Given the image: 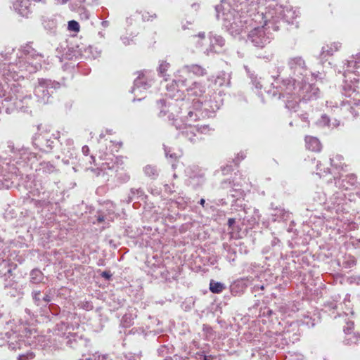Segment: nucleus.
Segmentation results:
<instances>
[{
	"label": "nucleus",
	"mask_w": 360,
	"mask_h": 360,
	"mask_svg": "<svg viewBox=\"0 0 360 360\" xmlns=\"http://www.w3.org/2000/svg\"><path fill=\"white\" fill-rule=\"evenodd\" d=\"M27 1H17L13 4L15 10L22 16L27 15L30 12Z\"/></svg>",
	"instance_id": "nucleus-31"
},
{
	"label": "nucleus",
	"mask_w": 360,
	"mask_h": 360,
	"mask_svg": "<svg viewBox=\"0 0 360 360\" xmlns=\"http://www.w3.org/2000/svg\"><path fill=\"white\" fill-rule=\"evenodd\" d=\"M7 294L9 295L11 297H21L22 295V291L20 288H19L18 286H15L13 288H11L10 290H7Z\"/></svg>",
	"instance_id": "nucleus-43"
},
{
	"label": "nucleus",
	"mask_w": 360,
	"mask_h": 360,
	"mask_svg": "<svg viewBox=\"0 0 360 360\" xmlns=\"http://www.w3.org/2000/svg\"><path fill=\"white\" fill-rule=\"evenodd\" d=\"M68 27L69 30L77 32L79 31L80 27H79L78 22L72 20H70L68 22Z\"/></svg>",
	"instance_id": "nucleus-47"
},
{
	"label": "nucleus",
	"mask_w": 360,
	"mask_h": 360,
	"mask_svg": "<svg viewBox=\"0 0 360 360\" xmlns=\"http://www.w3.org/2000/svg\"><path fill=\"white\" fill-rule=\"evenodd\" d=\"M185 88L188 95L199 97L198 99H203L205 98L206 88L202 84L196 82H191Z\"/></svg>",
	"instance_id": "nucleus-21"
},
{
	"label": "nucleus",
	"mask_w": 360,
	"mask_h": 360,
	"mask_svg": "<svg viewBox=\"0 0 360 360\" xmlns=\"http://www.w3.org/2000/svg\"><path fill=\"white\" fill-rule=\"evenodd\" d=\"M244 68L251 80V83L255 86V88L257 90H261L263 86L262 78L258 77L257 75H255L254 72H251L248 66L245 65Z\"/></svg>",
	"instance_id": "nucleus-28"
},
{
	"label": "nucleus",
	"mask_w": 360,
	"mask_h": 360,
	"mask_svg": "<svg viewBox=\"0 0 360 360\" xmlns=\"http://www.w3.org/2000/svg\"><path fill=\"white\" fill-rule=\"evenodd\" d=\"M209 288L212 293H220L226 288V286L223 283L211 280Z\"/></svg>",
	"instance_id": "nucleus-34"
},
{
	"label": "nucleus",
	"mask_w": 360,
	"mask_h": 360,
	"mask_svg": "<svg viewBox=\"0 0 360 360\" xmlns=\"http://www.w3.org/2000/svg\"><path fill=\"white\" fill-rule=\"evenodd\" d=\"M82 10H84L83 13H82V15H83V18L85 19H89V15H90L89 13L87 11L84 10V8H82Z\"/></svg>",
	"instance_id": "nucleus-62"
},
{
	"label": "nucleus",
	"mask_w": 360,
	"mask_h": 360,
	"mask_svg": "<svg viewBox=\"0 0 360 360\" xmlns=\"http://www.w3.org/2000/svg\"><path fill=\"white\" fill-rule=\"evenodd\" d=\"M1 278L3 279V285L5 290H10L18 286V283L15 281L13 275V269L11 265H7L5 272L1 271Z\"/></svg>",
	"instance_id": "nucleus-20"
},
{
	"label": "nucleus",
	"mask_w": 360,
	"mask_h": 360,
	"mask_svg": "<svg viewBox=\"0 0 360 360\" xmlns=\"http://www.w3.org/2000/svg\"><path fill=\"white\" fill-rule=\"evenodd\" d=\"M121 41H122V43L127 46V45H129L131 44V42L133 41V39L132 38H130L129 37H127V36H122L121 37Z\"/></svg>",
	"instance_id": "nucleus-54"
},
{
	"label": "nucleus",
	"mask_w": 360,
	"mask_h": 360,
	"mask_svg": "<svg viewBox=\"0 0 360 360\" xmlns=\"http://www.w3.org/2000/svg\"><path fill=\"white\" fill-rule=\"evenodd\" d=\"M65 344L73 349H75L79 345V342H82L81 338H79L77 334L75 333H70L68 335H67L65 338Z\"/></svg>",
	"instance_id": "nucleus-32"
},
{
	"label": "nucleus",
	"mask_w": 360,
	"mask_h": 360,
	"mask_svg": "<svg viewBox=\"0 0 360 360\" xmlns=\"http://www.w3.org/2000/svg\"><path fill=\"white\" fill-rule=\"evenodd\" d=\"M354 265H355V260L354 258H350L349 260H345L342 262V266L345 268H351Z\"/></svg>",
	"instance_id": "nucleus-50"
},
{
	"label": "nucleus",
	"mask_w": 360,
	"mask_h": 360,
	"mask_svg": "<svg viewBox=\"0 0 360 360\" xmlns=\"http://www.w3.org/2000/svg\"><path fill=\"white\" fill-rule=\"evenodd\" d=\"M268 2L267 11L265 13H257L254 18L255 20L265 18L266 22L271 21L276 26L280 20L290 24L296 18V12L292 10L291 6L288 4L286 0H268Z\"/></svg>",
	"instance_id": "nucleus-6"
},
{
	"label": "nucleus",
	"mask_w": 360,
	"mask_h": 360,
	"mask_svg": "<svg viewBox=\"0 0 360 360\" xmlns=\"http://www.w3.org/2000/svg\"><path fill=\"white\" fill-rule=\"evenodd\" d=\"M236 222V219L234 218H229L228 219V226L229 229H233V226Z\"/></svg>",
	"instance_id": "nucleus-60"
},
{
	"label": "nucleus",
	"mask_w": 360,
	"mask_h": 360,
	"mask_svg": "<svg viewBox=\"0 0 360 360\" xmlns=\"http://www.w3.org/2000/svg\"><path fill=\"white\" fill-rule=\"evenodd\" d=\"M306 148L314 152H319L321 150L322 145L320 141L314 136H307L305 137Z\"/></svg>",
	"instance_id": "nucleus-25"
},
{
	"label": "nucleus",
	"mask_w": 360,
	"mask_h": 360,
	"mask_svg": "<svg viewBox=\"0 0 360 360\" xmlns=\"http://www.w3.org/2000/svg\"><path fill=\"white\" fill-rule=\"evenodd\" d=\"M135 315L131 312L126 313L122 319L121 323L123 327L127 328L131 326L134 323Z\"/></svg>",
	"instance_id": "nucleus-36"
},
{
	"label": "nucleus",
	"mask_w": 360,
	"mask_h": 360,
	"mask_svg": "<svg viewBox=\"0 0 360 360\" xmlns=\"http://www.w3.org/2000/svg\"><path fill=\"white\" fill-rule=\"evenodd\" d=\"M142 18L143 20L149 21L156 18L157 15L155 13H150V12H144L142 14Z\"/></svg>",
	"instance_id": "nucleus-49"
},
{
	"label": "nucleus",
	"mask_w": 360,
	"mask_h": 360,
	"mask_svg": "<svg viewBox=\"0 0 360 360\" xmlns=\"http://www.w3.org/2000/svg\"><path fill=\"white\" fill-rule=\"evenodd\" d=\"M174 184H165L164 185V191L165 193H167L169 194H172V193L174 192Z\"/></svg>",
	"instance_id": "nucleus-51"
},
{
	"label": "nucleus",
	"mask_w": 360,
	"mask_h": 360,
	"mask_svg": "<svg viewBox=\"0 0 360 360\" xmlns=\"http://www.w3.org/2000/svg\"><path fill=\"white\" fill-rule=\"evenodd\" d=\"M44 275L39 269H34L30 273V282L39 284L44 282Z\"/></svg>",
	"instance_id": "nucleus-30"
},
{
	"label": "nucleus",
	"mask_w": 360,
	"mask_h": 360,
	"mask_svg": "<svg viewBox=\"0 0 360 360\" xmlns=\"http://www.w3.org/2000/svg\"><path fill=\"white\" fill-rule=\"evenodd\" d=\"M342 160L343 157L341 155H336L335 157L330 158V165L336 169H343L344 163Z\"/></svg>",
	"instance_id": "nucleus-38"
},
{
	"label": "nucleus",
	"mask_w": 360,
	"mask_h": 360,
	"mask_svg": "<svg viewBox=\"0 0 360 360\" xmlns=\"http://www.w3.org/2000/svg\"><path fill=\"white\" fill-rule=\"evenodd\" d=\"M339 194H340L339 193H335L334 194L335 200H333V198H332V197L329 198V201L331 202V205H335V204H338V205L340 204V200L339 199L340 198L338 196Z\"/></svg>",
	"instance_id": "nucleus-52"
},
{
	"label": "nucleus",
	"mask_w": 360,
	"mask_h": 360,
	"mask_svg": "<svg viewBox=\"0 0 360 360\" xmlns=\"http://www.w3.org/2000/svg\"><path fill=\"white\" fill-rule=\"evenodd\" d=\"M143 172L151 179H156L159 176V169L155 165H147L143 167Z\"/></svg>",
	"instance_id": "nucleus-33"
},
{
	"label": "nucleus",
	"mask_w": 360,
	"mask_h": 360,
	"mask_svg": "<svg viewBox=\"0 0 360 360\" xmlns=\"http://www.w3.org/2000/svg\"><path fill=\"white\" fill-rule=\"evenodd\" d=\"M271 245L272 247H275V246H278L280 247L281 246V241L280 240L277 238V237H275L274 236L271 242Z\"/></svg>",
	"instance_id": "nucleus-55"
},
{
	"label": "nucleus",
	"mask_w": 360,
	"mask_h": 360,
	"mask_svg": "<svg viewBox=\"0 0 360 360\" xmlns=\"http://www.w3.org/2000/svg\"><path fill=\"white\" fill-rule=\"evenodd\" d=\"M123 360H141V356L134 353H127L124 355Z\"/></svg>",
	"instance_id": "nucleus-48"
},
{
	"label": "nucleus",
	"mask_w": 360,
	"mask_h": 360,
	"mask_svg": "<svg viewBox=\"0 0 360 360\" xmlns=\"http://www.w3.org/2000/svg\"><path fill=\"white\" fill-rule=\"evenodd\" d=\"M347 297V295H346ZM324 310L329 312L330 315L334 319L340 317L342 314L348 316L349 314H353L352 304L350 300L345 297L342 302L337 301L327 302L324 304Z\"/></svg>",
	"instance_id": "nucleus-10"
},
{
	"label": "nucleus",
	"mask_w": 360,
	"mask_h": 360,
	"mask_svg": "<svg viewBox=\"0 0 360 360\" xmlns=\"http://www.w3.org/2000/svg\"><path fill=\"white\" fill-rule=\"evenodd\" d=\"M82 153L84 155H88L89 153V148L87 146H84L82 148Z\"/></svg>",
	"instance_id": "nucleus-61"
},
{
	"label": "nucleus",
	"mask_w": 360,
	"mask_h": 360,
	"mask_svg": "<svg viewBox=\"0 0 360 360\" xmlns=\"http://www.w3.org/2000/svg\"><path fill=\"white\" fill-rule=\"evenodd\" d=\"M214 82L219 86H229L231 84V73L224 71L219 72L214 78Z\"/></svg>",
	"instance_id": "nucleus-27"
},
{
	"label": "nucleus",
	"mask_w": 360,
	"mask_h": 360,
	"mask_svg": "<svg viewBox=\"0 0 360 360\" xmlns=\"http://www.w3.org/2000/svg\"><path fill=\"white\" fill-rule=\"evenodd\" d=\"M167 117H168V119L169 120H172L173 121L172 124L176 127V129L181 130L182 135L186 139H187L189 141H191V143H195L201 139V138L198 137V136L197 134L198 132L196 131V127L195 126H191L190 124H185L184 125V127L179 126L176 124L177 120L174 119V115H172V113H170L167 116Z\"/></svg>",
	"instance_id": "nucleus-15"
},
{
	"label": "nucleus",
	"mask_w": 360,
	"mask_h": 360,
	"mask_svg": "<svg viewBox=\"0 0 360 360\" xmlns=\"http://www.w3.org/2000/svg\"><path fill=\"white\" fill-rule=\"evenodd\" d=\"M13 92L16 93L15 100H17L18 110L27 111V109L32 107L31 96L27 94L23 88L18 84H13Z\"/></svg>",
	"instance_id": "nucleus-13"
},
{
	"label": "nucleus",
	"mask_w": 360,
	"mask_h": 360,
	"mask_svg": "<svg viewBox=\"0 0 360 360\" xmlns=\"http://www.w3.org/2000/svg\"><path fill=\"white\" fill-rule=\"evenodd\" d=\"M122 164H119L118 158H115V161L112 159L110 160V162H103L99 168L100 171L103 172V174H107L110 176L117 177L118 179H122L123 181H127L129 179V176L127 174H124L122 175V173H120V169H122Z\"/></svg>",
	"instance_id": "nucleus-11"
},
{
	"label": "nucleus",
	"mask_w": 360,
	"mask_h": 360,
	"mask_svg": "<svg viewBox=\"0 0 360 360\" xmlns=\"http://www.w3.org/2000/svg\"><path fill=\"white\" fill-rule=\"evenodd\" d=\"M151 85L152 79H148L143 72H140L134 82V86L131 91L135 96H139L140 94L150 88Z\"/></svg>",
	"instance_id": "nucleus-16"
},
{
	"label": "nucleus",
	"mask_w": 360,
	"mask_h": 360,
	"mask_svg": "<svg viewBox=\"0 0 360 360\" xmlns=\"http://www.w3.org/2000/svg\"><path fill=\"white\" fill-rule=\"evenodd\" d=\"M188 184L193 188L198 190L202 188L205 181V173L198 167H192L187 169Z\"/></svg>",
	"instance_id": "nucleus-14"
},
{
	"label": "nucleus",
	"mask_w": 360,
	"mask_h": 360,
	"mask_svg": "<svg viewBox=\"0 0 360 360\" xmlns=\"http://www.w3.org/2000/svg\"><path fill=\"white\" fill-rule=\"evenodd\" d=\"M169 68V64L166 61H162L159 65L158 71L161 77H165L167 76L166 72Z\"/></svg>",
	"instance_id": "nucleus-41"
},
{
	"label": "nucleus",
	"mask_w": 360,
	"mask_h": 360,
	"mask_svg": "<svg viewBox=\"0 0 360 360\" xmlns=\"http://www.w3.org/2000/svg\"><path fill=\"white\" fill-rule=\"evenodd\" d=\"M110 22L108 20H103L101 22V25L103 27H107L109 26Z\"/></svg>",
	"instance_id": "nucleus-64"
},
{
	"label": "nucleus",
	"mask_w": 360,
	"mask_h": 360,
	"mask_svg": "<svg viewBox=\"0 0 360 360\" xmlns=\"http://www.w3.org/2000/svg\"><path fill=\"white\" fill-rule=\"evenodd\" d=\"M7 148L9 152L12 153H16L17 152H19L20 154H25L26 150L22 149H17L15 148L14 143L11 141H8L6 143Z\"/></svg>",
	"instance_id": "nucleus-42"
},
{
	"label": "nucleus",
	"mask_w": 360,
	"mask_h": 360,
	"mask_svg": "<svg viewBox=\"0 0 360 360\" xmlns=\"http://www.w3.org/2000/svg\"><path fill=\"white\" fill-rule=\"evenodd\" d=\"M16 57L15 62L9 63L8 69L4 71V75L9 76L14 80L37 72L41 69L44 58L30 43L21 46Z\"/></svg>",
	"instance_id": "nucleus-3"
},
{
	"label": "nucleus",
	"mask_w": 360,
	"mask_h": 360,
	"mask_svg": "<svg viewBox=\"0 0 360 360\" xmlns=\"http://www.w3.org/2000/svg\"><path fill=\"white\" fill-rule=\"evenodd\" d=\"M221 105L220 96L209 91L203 99L193 100L191 105L188 101H183L180 105V112L187 122H195L212 117Z\"/></svg>",
	"instance_id": "nucleus-4"
},
{
	"label": "nucleus",
	"mask_w": 360,
	"mask_h": 360,
	"mask_svg": "<svg viewBox=\"0 0 360 360\" xmlns=\"http://www.w3.org/2000/svg\"><path fill=\"white\" fill-rule=\"evenodd\" d=\"M40 290H33L32 292V297L36 305L40 306L41 304V299L40 298Z\"/></svg>",
	"instance_id": "nucleus-45"
},
{
	"label": "nucleus",
	"mask_w": 360,
	"mask_h": 360,
	"mask_svg": "<svg viewBox=\"0 0 360 360\" xmlns=\"http://www.w3.org/2000/svg\"><path fill=\"white\" fill-rule=\"evenodd\" d=\"M57 142V138H52L49 133L35 135L32 139L34 146L46 153L51 152Z\"/></svg>",
	"instance_id": "nucleus-12"
},
{
	"label": "nucleus",
	"mask_w": 360,
	"mask_h": 360,
	"mask_svg": "<svg viewBox=\"0 0 360 360\" xmlns=\"http://www.w3.org/2000/svg\"><path fill=\"white\" fill-rule=\"evenodd\" d=\"M341 44L339 42H333L330 44H327L322 47V51L320 53V58L321 60H325L326 57L332 56L334 52L339 50Z\"/></svg>",
	"instance_id": "nucleus-24"
},
{
	"label": "nucleus",
	"mask_w": 360,
	"mask_h": 360,
	"mask_svg": "<svg viewBox=\"0 0 360 360\" xmlns=\"http://www.w3.org/2000/svg\"><path fill=\"white\" fill-rule=\"evenodd\" d=\"M82 307L86 310H91L93 309V305L91 302H86L83 304Z\"/></svg>",
	"instance_id": "nucleus-59"
},
{
	"label": "nucleus",
	"mask_w": 360,
	"mask_h": 360,
	"mask_svg": "<svg viewBox=\"0 0 360 360\" xmlns=\"http://www.w3.org/2000/svg\"><path fill=\"white\" fill-rule=\"evenodd\" d=\"M210 44L207 47L202 49V51L207 56L218 51V48H222L225 44V39L221 36L212 32L209 33Z\"/></svg>",
	"instance_id": "nucleus-17"
},
{
	"label": "nucleus",
	"mask_w": 360,
	"mask_h": 360,
	"mask_svg": "<svg viewBox=\"0 0 360 360\" xmlns=\"http://www.w3.org/2000/svg\"><path fill=\"white\" fill-rule=\"evenodd\" d=\"M217 20H221L222 27L230 34L236 36L245 30L251 28L248 34V39L256 47L263 48L270 43L273 39L271 29L277 30L278 27L274 26L271 21L258 19L255 20V13L253 16L250 15H238V11L233 9L226 1H221V4L215 6Z\"/></svg>",
	"instance_id": "nucleus-1"
},
{
	"label": "nucleus",
	"mask_w": 360,
	"mask_h": 360,
	"mask_svg": "<svg viewBox=\"0 0 360 360\" xmlns=\"http://www.w3.org/2000/svg\"><path fill=\"white\" fill-rule=\"evenodd\" d=\"M287 64L290 78L283 79L279 86L267 91L266 93L269 96L272 97L278 96V98H281V94H292V91L296 89L295 84H300L304 81V77L307 72L305 60L301 56H295L289 58Z\"/></svg>",
	"instance_id": "nucleus-5"
},
{
	"label": "nucleus",
	"mask_w": 360,
	"mask_h": 360,
	"mask_svg": "<svg viewBox=\"0 0 360 360\" xmlns=\"http://www.w3.org/2000/svg\"><path fill=\"white\" fill-rule=\"evenodd\" d=\"M349 180L351 181V184H354V182L356 181V176L353 174L350 175L349 176Z\"/></svg>",
	"instance_id": "nucleus-63"
},
{
	"label": "nucleus",
	"mask_w": 360,
	"mask_h": 360,
	"mask_svg": "<svg viewBox=\"0 0 360 360\" xmlns=\"http://www.w3.org/2000/svg\"><path fill=\"white\" fill-rule=\"evenodd\" d=\"M343 84L342 85V94L345 97L341 103V110H349L355 117L360 110V91L357 90L356 83L360 79V53L352 56L343 63L342 73Z\"/></svg>",
	"instance_id": "nucleus-2"
},
{
	"label": "nucleus",
	"mask_w": 360,
	"mask_h": 360,
	"mask_svg": "<svg viewBox=\"0 0 360 360\" xmlns=\"http://www.w3.org/2000/svg\"><path fill=\"white\" fill-rule=\"evenodd\" d=\"M59 87V83L46 79H39L38 84L35 86L34 94L37 98V102L41 104L49 103L50 97L53 92V89Z\"/></svg>",
	"instance_id": "nucleus-9"
},
{
	"label": "nucleus",
	"mask_w": 360,
	"mask_h": 360,
	"mask_svg": "<svg viewBox=\"0 0 360 360\" xmlns=\"http://www.w3.org/2000/svg\"><path fill=\"white\" fill-rule=\"evenodd\" d=\"M44 301L46 304H48L49 302H50L51 301V298L49 295V292H46L45 293V295L43 297V298L41 299V302Z\"/></svg>",
	"instance_id": "nucleus-57"
},
{
	"label": "nucleus",
	"mask_w": 360,
	"mask_h": 360,
	"mask_svg": "<svg viewBox=\"0 0 360 360\" xmlns=\"http://www.w3.org/2000/svg\"><path fill=\"white\" fill-rule=\"evenodd\" d=\"M101 276L106 280H110L112 277V274L109 271H104L101 273Z\"/></svg>",
	"instance_id": "nucleus-56"
},
{
	"label": "nucleus",
	"mask_w": 360,
	"mask_h": 360,
	"mask_svg": "<svg viewBox=\"0 0 360 360\" xmlns=\"http://www.w3.org/2000/svg\"><path fill=\"white\" fill-rule=\"evenodd\" d=\"M296 89L292 94H281V97H286L285 108L296 112L299 108V102H308L316 100L319 95V89L314 84L306 83L304 80L300 84H295Z\"/></svg>",
	"instance_id": "nucleus-7"
},
{
	"label": "nucleus",
	"mask_w": 360,
	"mask_h": 360,
	"mask_svg": "<svg viewBox=\"0 0 360 360\" xmlns=\"http://www.w3.org/2000/svg\"><path fill=\"white\" fill-rule=\"evenodd\" d=\"M245 158V153L243 152H241L240 153L238 154V156L236 157L234 161L236 162V164H238L240 160H243Z\"/></svg>",
	"instance_id": "nucleus-58"
},
{
	"label": "nucleus",
	"mask_w": 360,
	"mask_h": 360,
	"mask_svg": "<svg viewBox=\"0 0 360 360\" xmlns=\"http://www.w3.org/2000/svg\"><path fill=\"white\" fill-rule=\"evenodd\" d=\"M316 124L319 127H330V119L326 115H323L316 122Z\"/></svg>",
	"instance_id": "nucleus-44"
},
{
	"label": "nucleus",
	"mask_w": 360,
	"mask_h": 360,
	"mask_svg": "<svg viewBox=\"0 0 360 360\" xmlns=\"http://www.w3.org/2000/svg\"><path fill=\"white\" fill-rule=\"evenodd\" d=\"M312 200L316 205L326 204L327 198L323 189L320 187H317L316 191L312 194Z\"/></svg>",
	"instance_id": "nucleus-29"
},
{
	"label": "nucleus",
	"mask_w": 360,
	"mask_h": 360,
	"mask_svg": "<svg viewBox=\"0 0 360 360\" xmlns=\"http://www.w3.org/2000/svg\"><path fill=\"white\" fill-rule=\"evenodd\" d=\"M195 127L197 132L200 134H211L214 131V129L209 124L198 125Z\"/></svg>",
	"instance_id": "nucleus-39"
},
{
	"label": "nucleus",
	"mask_w": 360,
	"mask_h": 360,
	"mask_svg": "<svg viewBox=\"0 0 360 360\" xmlns=\"http://www.w3.org/2000/svg\"><path fill=\"white\" fill-rule=\"evenodd\" d=\"M271 215L274 221H285L290 219V213L281 206L274 207L272 203Z\"/></svg>",
	"instance_id": "nucleus-23"
},
{
	"label": "nucleus",
	"mask_w": 360,
	"mask_h": 360,
	"mask_svg": "<svg viewBox=\"0 0 360 360\" xmlns=\"http://www.w3.org/2000/svg\"><path fill=\"white\" fill-rule=\"evenodd\" d=\"M196 76H204L207 75V70L197 64L187 65L182 67L177 72L173 82L176 86L178 90L187 86L191 82L190 74Z\"/></svg>",
	"instance_id": "nucleus-8"
},
{
	"label": "nucleus",
	"mask_w": 360,
	"mask_h": 360,
	"mask_svg": "<svg viewBox=\"0 0 360 360\" xmlns=\"http://www.w3.org/2000/svg\"><path fill=\"white\" fill-rule=\"evenodd\" d=\"M195 359L198 360H212L213 359L212 356H206L202 355L201 354H196Z\"/></svg>",
	"instance_id": "nucleus-53"
},
{
	"label": "nucleus",
	"mask_w": 360,
	"mask_h": 360,
	"mask_svg": "<svg viewBox=\"0 0 360 360\" xmlns=\"http://www.w3.org/2000/svg\"><path fill=\"white\" fill-rule=\"evenodd\" d=\"M165 156L167 158H170L172 160H177L181 155V152H174V149L163 145Z\"/></svg>",
	"instance_id": "nucleus-35"
},
{
	"label": "nucleus",
	"mask_w": 360,
	"mask_h": 360,
	"mask_svg": "<svg viewBox=\"0 0 360 360\" xmlns=\"http://www.w3.org/2000/svg\"><path fill=\"white\" fill-rule=\"evenodd\" d=\"M353 322H347V326L344 328L345 338L343 341L344 344L346 345L360 343V335L359 333H353Z\"/></svg>",
	"instance_id": "nucleus-19"
},
{
	"label": "nucleus",
	"mask_w": 360,
	"mask_h": 360,
	"mask_svg": "<svg viewBox=\"0 0 360 360\" xmlns=\"http://www.w3.org/2000/svg\"><path fill=\"white\" fill-rule=\"evenodd\" d=\"M37 172L39 175L41 174L48 176L49 174L59 173V169H57L51 162L44 161L39 163V167L37 169Z\"/></svg>",
	"instance_id": "nucleus-22"
},
{
	"label": "nucleus",
	"mask_w": 360,
	"mask_h": 360,
	"mask_svg": "<svg viewBox=\"0 0 360 360\" xmlns=\"http://www.w3.org/2000/svg\"><path fill=\"white\" fill-rule=\"evenodd\" d=\"M146 195L144 193V191L141 188H131L126 202L127 203H130L133 201H135L134 203V206L136 203V200H144Z\"/></svg>",
	"instance_id": "nucleus-26"
},
{
	"label": "nucleus",
	"mask_w": 360,
	"mask_h": 360,
	"mask_svg": "<svg viewBox=\"0 0 360 360\" xmlns=\"http://www.w3.org/2000/svg\"><path fill=\"white\" fill-rule=\"evenodd\" d=\"M44 27L49 31H53L57 26V22L53 19H45L43 21Z\"/></svg>",
	"instance_id": "nucleus-40"
},
{
	"label": "nucleus",
	"mask_w": 360,
	"mask_h": 360,
	"mask_svg": "<svg viewBox=\"0 0 360 360\" xmlns=\"http://www.w3.org/2000/svg\"><path fill=\"white\" fill-rule=\"evenodd\" d=\"M227 252L226 259L231 263L234 262L236 258V251L229 248Z\"/></svg>",
	"instance_id": "nucleus-46"
},
{
	"label": "nucleus",
	"mask_w": 360,
	"mask_h": 360,
	"mask_svg": "<svg viewBox=\"0 0 360 360\" xmlns=\"http://www.w3.org/2000/svg\"><path fill=\"white\" fill-rule=\"evenodd\" d=\"M16 93L13 92V85L11 87L10 91L4 94V99L1 101L2 108L5 109L7 114H11L17 109V100H15Z\"/></svg>",
	"instance_id": "nucleus-18"
},
{
	"label": "nucleus",
	"mask_w": 360,
	"mask_h": 360,
	"mask_svg": "<svg viewBox=\"0 0 360 360\" xmlns=\"http://www.w3.org/2000/svg\"><path fill=\"white\" fill-rule=\"evenodd\" d=\"M157 104L160 108H162V109L160 110L159 113V116L161 117H163L167 115V113L169 111L168 110H167V108H170L171 110H172L173 108V106L171 105L170 104L167 107L166 105V101L164 99H160L158 101Z\"/></svg>",
	"instance_id": "nucleus-37"
}]
</instances>
